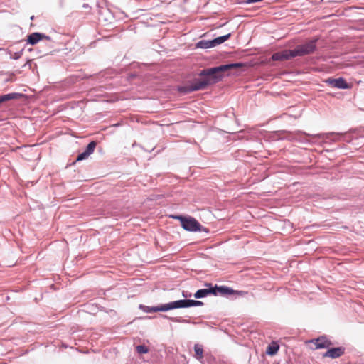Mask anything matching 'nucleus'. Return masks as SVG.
I'll list each match as a JSON object with an SVG mask.
<instances>
[{
    "label": "nucleus",
    "mask_w": 364,
    "mask_h": 364,
    "mask_svg": "<svg viewBox=\"0 0 364 364\" xmlns=\"http://www.w3.org/2000/svg\"><path fill=\"white\" fill-rule=\"evenodd\" d=\"M293 57L292 50H284L281 52L275 53L272 55L273 60H286Z\"/></svg>",
    "instance_id": "7"
},
{
    "label": "nucleus",
    "mask_w": 364,
    "mask_h": 364,
    "mask_svg": "<svg viewBox=\"0 0 364 364\" xmlns=\"http://www.w3.org/2000/svg\"><path fill=\"white\" fill-rule=\"evenodd\" d=\"M196 357L197 359H201L203 357V350L201 346L196 344L194 346Z\"/></svg>",
    "instance_id": "16"
},
{
    "label": "nucleus",
    "mask_w": 364,
    "mask_h": 364,
    "mask_svg": "<svg viewBox=\"0 0 364 364\" xmlns=\"http://www.w3.org/2000/svg\"><path fill=\"white\" fill-rule=\"evenodd\" d=\"M17 97H18L17 93H9L7 95H1L0 96V104L2 102H4L6 101L16 99V98H17Z\"/></svg>",
    "instance_id": "15"
},
{
    "label": "nucleus",
    "mask_w": 364,
    "mask_h": 364,
    "mask_svg": "<svg viewBox=\"0 0 364 364\" xmlns=\"http://www.w3.org/2000/svg\"><path fill=\"white\" fill-rule=\"evenodd\" d=\"M89 156H90V154H88L85 151H84L83 152H82L81 154H80L77 156V161L84 160V159H87Z\"/></svg>",
    "instance_id": "20"
},
{
    "label": "nucleus",
    "mask_w": 364,
    "mask_h": 364,
    "mask_svg": "<svg viewBox=\"0 0 364 364\" xmlns=\"http://www.w3.org/2000/svg\"><path fill=\"white\" fill-rule=\"evenodd\" d=\"M202 305H203V302L202 301H196L195 306H202Z\"/></svg>",
    "instance_id": "21"
},
{
    "label": "nucleus",
    "mask_w": 364,
    "mask_h": 364,
    "mask_svg": "<svg viewBox=\"0 0 364 364\" xmlns=\"http://www.w3.org/2000/svg\"><path fill=\"white\" fill-rule=\"evenodd\" d=\"M208 289H203L198 290L194 296L197 299L205 297L209 294L216 295V289L211 287V284H205Z\"/></svg>",
    "instance_id": "8"
},
{
    "label": "nucleus",
    "mask_w": 364,
    "mask_h": 364,
    "mask_svg": "<svg viewBox=\"0 0 364 364\" xmlns=\"http://www.w3.org/2000/svg\"><path fill=\"white\" fill-rule=\"evenodd\" d=\"M43 39L49 40L50 37L40 33H33L28 36L27 42L28 43L33 46L38 43Z\"/></svg>",
    "instance_id": "9"
},
{
    "label": "nucleus",
    "mask_w": 364,
    "mask_h": 364,
    "mask_svg": "<svg viewBox=\"0 0 364 364\" xmlns=\"http://www.w3.org/2000/svg\"><path fill=\"white\" fill-rule=\"evenodd\" d=\"M327 82L334 87L340 89H348L350 87L346 80L341 77L338 79H328Z\"/></svg>",
    "instance_id": "11"
},
{
    "label": "nucleus",
    "mask_w": 364,
    "mask_h": 364,
    "mask_svg": "<svg viewBox=\"0 0 364 364\" xmlns=\"http://www.w3.org/2000/svg\"><path fill=\"white\" fill-rule=\"evenodd\" d=\"M279 349V345L275 342H272L267 346L266 353L269 355H274L278 352Z\"/></svg>",
    "instance_id": "12"
},
{
    "label": "nucleus",
    "mask_w": 364,
    "mask_h": 364,
    "mask_svg": "<svg viewBox=\"0 0 364 364\" xmlns=\"http://www.w3.org/2000/svg\"><path fill=\"white\" fill-rule=\"evenodd\" d=\"M201 48H209L212 47H215V45H212V40L211 41H200L199 43Z\"/></svg>",
    "instance_id": "19"
},
{
    "label": "nucleus",
    "mask_w": 364,
    "mask_h": 364,
    "mask_svg": "<svg viewBox=\"0 0 364 364\" xmlns=\"http://www.w3.org/2000/svg\"><path fill=\"white\" fill-rule=\"evenodd\" d=\"M196 300H178L171 302L172 309L195 306Z\"/></svg>",
    "instance_id": "10"
},
{
    "label": "nucleus",
    "mask_w": 364,
    "mask_h": 364,
    "mask_svg": "<svg viewBox=\"0 0 364 364\" xmlns=\"http://www.w3.org/2000/svg\"><path fill=\"white\" fill-rule=\"evenodd\" d=\"M183 296L184 297H188V295H187V294H185V293H184V292L183 293Z\"/></svg>",
    "instance_id": "23"
},
{
    "label": "nucleus",
    "mask_w": 364,
    "mask_h": 364,
    "mask_svg": "<svg viewBox=\"0 0 364 364\" xmlns=\"http://www.w3.org/2000/svg\"><path fill=\"white\" fill-rule=\"evenodd\" d=\"M308 343L310 344V348L312 350L329 348L332 345V343L325 336H321L316 339L311 340Z\"/></svg>",
    "instance_id": "4"
},
{
    "label": "nucleus",
    "mask_w": 364,
    "mask_h": 364,
    "mask_svg": "<svg viewBox=\"0 0 364 364\" xmlns=\"http://www.w3.org/2000/svg\"><path fill=\"white\" fill-rule=\"evenodd\" d=\"M173 218L180 221L181 225L186 231L197 232L206 231L205 228L196 220L191 216L173 215Z\"/></svg>",
    "instance_id": "2"
},
{
    "label": "nucleus",
    "mask_w": 364,
    "mask_h": 364,
    "mask_svg": "<svg viewBox=\"0 0 364 364\" xmlns=\"http://www.w3.org/2000/svg\"><path fill=\"white\" fill-rule=\"evenodd\" d=\"M136 350L137 353H139L140 354L147 353L149 352L148 348L144 345L137 346L136 347Z\"/></svg>",
    "instance_id": "18"
},
{
    "label": "nucleus",
    "mask_w": 364,
    "mask_h": 364,
    "mask_svg": "<svg viewBox=\"0 0 364 364\" xmlns=\"http://www.w3.org/2000/svg\"><path fill=\"white\" fill-rule=\"evenodd\" d=\"M344 353L345 349L343 347L331 348L323 354V357L335 359L342 356Z\"/></svg>",
    "instance_id": "5"
},
{
    "label": "nucleus",
    "mask_w": 364,
    "mask_h": 364,
    "mask_svg": "<svg viewBox=\"0 0 364 364\" xmlns=\"http://www.w3.org/2000/svg\"><path fill=\"white\" fill-rule=\"evenodd\" d=\"M237 293L240 295H245L246 294V292L244 291H237Z\"/></svg>",
    "instance_id": "22"
},
{
    "label": "nucleus",
    "mask_w": 364,
    "mask_h": 364,
    "mask_svg": "<svg viewBox=\"0 0 364 364\" xmlns=\"http://www.w3.org/2000/svg\"><path fill=\"white\" fill-rule=\"evenodd\" d=\"M241 63H233L220 65L219 67L204 70L200 73V78L195 80L188 85L178 87V90L182 93H189L193 91L203 90L208 85L215 84L223 77L222 73L230 69L240 68Z\"/></svg>",
    "instance_id": "1"
},
{
    "label": "nucleus",
    "mask_w": 364,
    "mask_h": 364,
    "mask_svg": "<svg viewBox=\"0 0 364 364\" xmlns=\"http://www.w3.org/2000/svg\"><path fill=\"white\" fill-rule=\"evenodd\" d=\"M140 308L143 311L146 313H152L156 311H166L172 309L171 302L166 304L161 305L159 306L151 307L147 306H141Z\"/></svg>",
    "instance_id": "6"
},
{
    "label": "nucleus",
    "mask_w": 364,
    "mask_h": 364,
    "mask_svg": "<svg viewBox=\"0 0 364 364\" xmlns=\"http://www.w3.org/2000/svg\"><path fill=\"white\" fill-rule=\"evenodd\" d=\"M316 39L311 40L305 44L299 45L292 50L293 57L303 56L312 53L316 49Z\"/></svg>",
    "instance_id": "3"
},
{
    "label": "nucleus",
    "mask_w": 364,
    "mask_h": 364,
    "mask_svg": "<svg viewBox=\"0 0 364 364\" xmlns=\"http://www.w3.org/2000/svg\"><path fill=\"white\" fill-rule=\"evenodd\" d=\"M230 36H231L230 33H228L227 35L218 37V38L212 40V45H215V46L220 45V44L224 43L228 39H229Z\"/></svg>",
    "instance_id": "14"
},
{
    "label": "nucleus",
    "mask_w": 364,
    "mask_h": 364,
    "mask_svg": "<svg viewBox=\"0 0 364 364\" xmlns=\"http://www.w3.org/2000/svg\"><path fill=\"white\" fill-rule=\"evenodd\" d=\"M214 289H216V294L218 292H219L220 294L224 295V294H234L235 291L232 289H231L230 288L228 287H213Z\"/></svg>",
    "instance_id": "13"
},
{
    "label": "nucleus",
    "mask_w": 364,
    "mask_h": 364,
    "mask_svg": "<svg viewBox=\"0 0 364 364\" xmlns=\"http://www.w3.org/2000/svg\"><path fill=\"white\" fill-rule=\"evenodd\" d=\"M97 146V142L95 141H91L86 147L85 149V151L88 154H92L94 151H95V149Z\"/></svg>",
    "instance_id": "17"
}]
</instances>
